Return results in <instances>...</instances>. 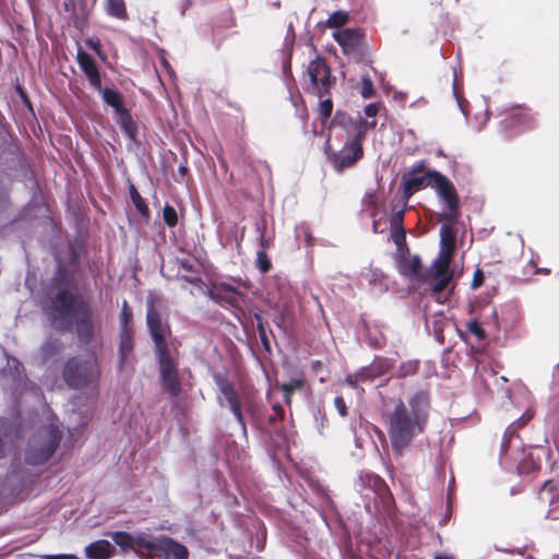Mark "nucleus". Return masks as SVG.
Segmentation results:
<instances>
[{"label":"nucleus","mask_w":559,"mask_h":559,"mask_svg":"<svg viewBox=\"0 0 559 559\" xmlns=\"http://www.w3.org/2000/svg\"><path fill=\"white\" fill-rule=\"evenodd\" d=\"M429 411L430 400L425 391H418L406 402L400 400L384 409V426L395 455L402 456L414 439L425 431Z\"/></svg>","instance_id":"1"},{"label":"nucleus","mask_w":559,"mask_h":559,"mask_svg":"<svg viewBox=\"0 0 559 559\" xmlns=\"http://www.w3.org/2000/svg\"><path fill=\"white\" fill-rule=\"evenodd\" d=\"M52 324L59 330H68L72 324L73 314L76 316V333L81 342L88 344L95 335V324L92 310L79 300L69 290H60L51 300V305L45 309Z\"/></svg>","instance_id":"2"},{"label":"nucleus","mask_w":559,"mask_h":559,"mask_svg":"<svg viewBox=\"0 0 559 559\" xmlns=\"http://www.w3.org/2000/svg\"><path fill=\"white\" fill-rule=\"evenodd\" d=\"M334 121L346 129L347 138L343 147L338 151H332L326 142L325 154L333 169L337 173H342L353 167L362 158L364 150L361 143L366 138L368 129L374 128L377 121L372 120L371 122H367L360 116L353 119L340 112L336 114Z\"/></svg>","instance_id":"3"},{"label":"nucleus","mask_w":559,"mask_h":559,"mask_svg":"<svg viewBox=\"0 0 559 559\" xmlns=\"http://www.w3.org/2000/svg\"><path fill=\"white\" fill-rule=\"evenodd\" d=\"M62 433L55 424L40 427L28 440L25 462L29 465L46 463L60 444Z\"/></svg>","instance_id":"4"},{"label":"nucleus","mask_w":559,"mask_h":559,"mask_svg":"<svg viewBox=\"0 0 559 559\" xmlns=\"http://www.w3.org/2000/svg\"><path fill=\"white\" fill-rule=\"evenodd\" d=\"M214 382L218 389L217 402L219 406L226 407L234 415L243 435L247 433L246 418L242 407L253 417L252 405L236 391L233 383L221 372L213 374Z\"/></svg>","instance_id":"5"},{"label":"nucleus","mask_w":559,"mask_h":559,"mask_svg":"<svg viewBox=\"0 0 559 559\" xmlns=\"http://www.w3.org/2000/svg\"><path fill=\"white\" fill-rule=\"evenodd\" d=\"M98 377L97 360L94 356L87 359L73 357L63 368V379L71 388L79 389L94 382Z\"/></svg>","instance_id":"6"},{"label":"nucleus","mask_w":559,"mask_h":559,"mask_svg":"<svg viewBox=\"0 0 559 559\" xmlns=\"http://www.w3.org/2000/svg\"><path fill=\"white\" fill-rule=\"evenodd\" d=\"M333 38L341 46L344 55L355 62H361L367 58L369 48L359 28L338 29L333 33Z\"/></svg>","instance_id":"7"},{"label":"nucleus","mask_w":559,"mask_h":559,"mask_svg":"<svg viewBox=\"0 0 559 559\" xmlns=\"http://www.w3.org/2000/svg\"><path fill=\"white\" fill-rule=\"evenodd\" d=\"M428 178L430 179L428 185L436 190L437 195L443 201L449 211L443 215V218L447 221L455 219L460 200L454 185L444 175L436 170L429 171Z\"/></svg>","instance_id":"8"},{"label":"nucleus","mask_w":559,"mask_h":559,"mask_svg":"<svg viewBox=\"0 0 559 559\" xmlns=\"http://www.w3.org/2000/svg\"><path fill=\"white\" fill-rule=\"evenodd\" d=\"M307 75L310 81L308 90L319 98L330 95L335 79L331 75V69L323 58H316L307 66Z\"/></svg>","instance_id":"9"},{"label":"nucleus","mask_w":559,"mask_h":559,"mask_svg":"<svg viewBox=\"0 0 559 559\" xmlns=\"http://www.w3.org/2000/svg\"><path fill=\"white\" fill-rule=\"evenodd\" d=\"M146 322L156 347L167 345L166 335L168 333V326L163 322L159 312L155 309L152 299L147 300L146 307Z\"/></svg>","instance_id":"10"},{"label":"nucleus","mask_w":559,"mask_h":559,"mask_svg":"<svg viewBox=\"0 0 559 559\" xmlns=\"http://www.w3.org/2000/svg\"><path fill=\"white\" fill-rule=\"evenodd\" d=\"M78 62L93 88H100V75L95 60L86 51L79 49Z\"/></svg>","instance_id":"11"},{"label":"nucleus","mask_w":559,"mask_h":559,"mask_svg":"<svg viewBox=\"0 0 559 559\" xmlns=\"http://www.w3.org/2000/svg\"><path fill=\"white\" fill-rule=\"evenodd\" d=\"M155 354L158 362L159 374L178 372L176 353L167 345L156 347Z\"/></svg>","instance_id":"12"},{"label":"nucleus","mask_w":559,"mask_h":559,"mask_svg":"<svg viewBox=\"0 0 559 559\" xmlns=\"http://www.w3.org/2000/svg\"><path fill=\"white\" fill-rule=\"evenodd\" d=\"M453 253V240L450 239L448 248H441L438 258L430 267L431 276L452 275L450 272V263Z\"/></svg>","instance_id":"13"},{"label":"nucleus","mask_w":559,"mask_h":559,"mask_svg":"<svg viewBox=\"0 0 559 559\" xmlns=\"http://www.w3.org/2000/svg\"><path fill=\"white\" fill-rule=\"evenodd\" d=\"M132 334L128 326H122L119 341V368L127 367L132 359Z\"/></svg>","instance_id":"14"},{"label":"nucleus","mask_w":559,"mask_h":559,"mask_svg":"<svg viewBox=\"0 0 559 559\" xmlns=\"http://www.w3.org/2000/svg\"><path fill=\"white\" fill-rule=\"evenodd\" d=\"M451 283L452 275L432 276V280L429 282L428 286L432 297H435L438 302L441 304L445 301L448 295L452 290V288L448 289Z\"/></svg>","instance_id":"15"},{"label":"nucleus","mask_w":559,"mask_h":559,"mask_svg":"<svg viewBox=\"0 0 559 559\" xmlns=\"http://www.w3.org/2000/svg\"><path fill=\"white\" fill-rule=\"evenodd\" d=\"M84 552L88 559H108L114 555L115 547L108 540L99 539L88 544Z\"/></svg>","instance_id":"16"},{"label":"nucleus","mask_w":559,"mask_h":559,"mask_svg":"<svg viewBox=\"0 0 559 559\" xmlns=\"http://www.w3.org/2000/svg\"><path fill=\"white\" fill-rule=\"evenodd\" d=\"M17 433V428L11 420L0 417V457L4 456L7 447L14 442Z\"/></svg>","instance_id":"17"},{"label":"nucleus","mask_w":559,"mask_h":559,"mask_svg":"<svg viewBox=\"0 0 559 559\" xmlns=\"http://www.w3.org/2000/svg\"><path fill=\"white\" fill-rule=\"evenodd\" d=\"M532 417H533V412L530 407H527L526 411L521 415V417L516 421H514L508 426V428L504 431L503 439L501 441V449H500L501 456L507 453L510 439L515 435L518 428L526 425L532 419Z\"/></svg>","instance_id":"18"},{"label":"nucleus","mask_w":559,"mask_h":559,"mask_svg":"<svg viewBox=\"0 0 559 559\" xmlns=\"http://www.w3.org/2000/svg\"><path fill=\"white\" fill-rule=\"evenodd\" d=\"M95 90L102 95L103 102L114 108L116 116L127 110L122 102V95L117 90L103 87L102 85L100 88Z\"/></svg>","instance_id":"19"},{"label":"nucleus","mask_w":559,"mask_h":559,"mask_svg":"<svg viewBox=\"0 0 559 559\" xmlns=\"http://www.w3.org/2000/svg\"><path fill=\"white\" fill-rule=\"evenodd\" d=\"M158 543L159 547L175 559H188L189 552L187 547L173 538L164 536L158 540Z\"/></svg>","instance_id":"20"},{"label":"nucleus","mask_w":559,"mask_h":559,"mask_svg":"<svg viewBox=\"0 0 559 559\" xmlns=\"http://www.w3.org/2000/svg\"><path fill=\"white\" fill-rule=\"evenodd\" d=\"M105 13L119 21H128L129 14L124 0H104Z\"/></svg>","instance_id":"21"},{"label":"nucleus","mask_w":559,"mask_h":559,"mask_svg":"<svg viewBox=\"0 0 559 559\" xmlns=\"http://www.w3.org/2000/svg\"><path fill=\"white\" fill-rule=\"evenodd\" d=\"M162 389L171 397H177L181 393V383L179 372L159 374Z\"/></svg>","instance_id":"22"},{"label":"nucleus","mask_w":559,"mask_h":559,"mask_svg":"<svg viewBox=\"0 0 559 559\" xmlns=\"http://www.w3.org/2000/svg\"><path fill=\"white\" fill-rule=\"evenodd\" d=\"M399 270L405 276H415L420 271V259L417 255L403 258L400 260Z\"/></svg>","instance_id":"23"},{"label":"nucleus","mask_w":559,"mask_h":559,"mask_svg":"<svg viewBox=\"0 0 559 559\" xmlns=\"http://www.w3.org/2000/svg\"><path fill=\"white\" fill-rule=\"evenodd\" d=\"M116 121L120 126L121 130L126 133L130 139H134L136 132V126L132 120V117L129 110H124L121 114L116 116Z\"/></svg>","instance_id":"24"},{"label":"nucleus","mask_w":559,"mask_h":559,"mask_svg":"<svg viewBox=\"0 0 559 559\" xmlns=\"http://www.w3.org/2000/svg\"><path fill=\"white\" fill-rule=\"evenodd\" d=\"M130 198L136 209V211L140 213L141 216L148 218L150 216V209L147 204L145 203L144 199L140 195L136 188L131 185L129 188Z\"/></svg>","instance_id":"25"},{"label":"nucleus","mask_w":559,"mask_h":559,"mask_svg":"<svg viewBox=\"0 0 559 559\" xmlns=\"http://www.w3.org/2000/svg\"><path fill=\"white\" fill-rule=\"evenodd\" d=\"M294 43H295V33H294L293 24L290 23L287 27V33H286V36L284 39L283 50L286 55L284 62H283L284 68L289 67V64H290V53H292Z\"/></svg>","instance_id":"26"},{"label":"nucleus","mask_w":559,"mask_h":559,"mask_svg":"<svg viewBox=\"0 0 559 559\" xmlns=\"http://www.w3.org/2000/svg\"><path fill=\"white\" fill-rule=\"evenodd\" d=\"M304 385V381L301 379L293 378L288 382L282 384V390L284 393V397L286 403L290 402V396L293 392L296 390H300Z\"/></svg>","instance_id":"27"},{"label":"nucleus","mask_w":559,"mask_h":559,"mask_svg":"<svg viewBox=\"0 0 559 559\" xmlns=\"http://www.w3.org/2000/svg\"><path fill=\"white\" fill-rule=\"evenodd\" d=\"M348 21V14L343 11L332 13L326 22L328 27L340 28Z\"/></svg>","instance_id":"28"},{"label":"nucleus","mask_w":559,"mask_h":559,"mask_svg":"<svg viewBox=\"0 0 559 559\" xmlns=\"http://www.w3.org/2000/svg\"><path fill=\"white\" fill-rule=\"evenodd\" d=\"M109 536L121 548H130L132 546L133 538L126 532H114Z\"/></svg>","instance_id":"29"},{"label":"nucleus","mask_w":559,"mask_h":559,"mask_svg":"<svg viewBox=\"0 0 559 559\" xmlns=\"http://www.w3.org/2000/svg\"><path fill=\"white\" fill-rule=\"evenodd\" d=\"M163 219L164 223L170 228L175 227L178 223L177 211L168 203L163 209Z\"/></svg>","instance_id":"30"},{"label":"nucleus","mask_w":559,"mask_h":559,"mask_svg":"<svg viewBox=\"0 0 559 559\" xmlns=\"http://www.w3.org/2000/svg\"><path fill=\"white\" fill-rule=\"evenodd\" d=\"M426 185L425 177H412L408 178L404 183L405 192L412 194L413 192L420 190Z\"/></svg>","instance_id":"31"},{"label":"nucleus","mask_w":559,"mask_h":559,"mask_svg":"<svg viewBox=\"0 0 559 559\" xmlns=\"http://www.w3.org/2000/svg\"><path fill=\"white\" fill-rule=\"evenodd\" d=\"M418 365H419L418 360H408V361L402 362L397 370V377L405 378V377L416 373V371L418 369Z\"/></svg>","instance_id":"32"},{"label":"nucleus","mask_w":559,"mask_h":559,"mask_svg":"<svg viewBox=\"0 0 559 559\" xmlns=\"http://www.w3.org/2000/svg\"><path fill=\"white\" fill-rule=\"evenodd\" d=\"M60 343L57 340H47L41 346V354L45 359L52 357L59 349Z\"/></svg>","instance_id":"33"},{"label":"nucleus","mask_w":559,"mask_h":559,"mask_svg":"<svg viewBox=\"0 0 559 559\" xmlns=\"http://www.w3.org/2000/svg\"><path fill=\"white\" fill-rule=\"evenodd\" d=\"M369 366L370 368H374V370L372 371L377 378L385 374L390 369V362L388 359L384 358H377Z\"/></svg>","instance_id":"34"},{"label":"nucleus","mask_w":559,"mask_h":559,"mask_svg":"<svg viewBox=\"0 0 559 559\" xmlns=\"http://www.w3.org/2000/svg\"><path fill=\"white\" fill-rule=\"evenodd\" d=\"M360 94L364 98H371L374 95L373 83L368 75L361 76Z\"/></svg>","instance_id":"35"},{"label":"nucleus","mask_w":559,"mask_h":559,"mask_svg":"<svg viewBox=\"0 0 559 559\" xmlns=\"http://www.w3.org/2000/svg\"><path fill=\"white\" fill-rule=\"evenodd\" d=\"M513 118L515 120V123L521 126L523 129H528L533 127V117L526 111H521L516 114Z\"/></svg>","instance_id":"36"},{"label":"nucleus","mask_w":559,"mask_h":559,"mask_svg":"<svg viewBox=\"0 0 559 559\" xmlns=\"http://www.w3.org/2000/svg\"><path fill=\"white\" fill-rule=\"evenodd\" d=\"M319 110H320V115L323 118H329L331 116L332 110H333V103L330 98V95H328L323 98H320Z\"/></svg>","instance_id":"37"},{"label":"nucleus","mask_w":559,"mask_h":559,"mask_svg":"<svg viewBox=\"0 0 559 559\" xmlns=\"http://www.w3.org/2000/svg\"><path fill=\"white\" fill-rule=\"evenodd\" d=\"M440 236H441V248H448L450 239L453 240V247L455 246V237L452 233V229L449 226H447V225L441 226Z\"/></svg>","instance_id":"38"},{"label":"nucleus","mask_w":559,"mask_h":559,"mask_svg":"<svg viewBox=\"0 0 559 559\" xmlns=\"http://www.w3.org/2000/svg\"><path fill=\"white\" fill-rule=\"evenodd\" d=\"M391 238L399 249L405 245L404 227L391 228Z\"/></svg>","instance_id":"39"},{"label":"nucleus","mask_w":559,"mask_h":559,"mask_svg":"<svg viewBox=\"0 0 559 559\" xmlns=\"http://www.w3.org/2000/svg\"><path fill=\"white\" fill-rule=\"evenodd\" d=\"M219 290L226 293V300L228 302L234 304L237 301L239 293L233 286L228 284H222Z\"/></svg>","instance_id":"40"},{"label":"nucleus","mask_w":559,"mask_h":559,"mask_svg":"<svg viewBox=\"0 0 559 559\" xmlns=\"http://www.w3.org/2000/svg\"><path fill=\"white\" fill-rule=\"evenodd\" d=\"M372 370H374V368H370V366L359 369L356 373L360 382L371 381L377 378Z\"/></svg>","instance_id":"41"},{"label":"nucleus","mask_w":559,"mask_h":559,"mask_svg":"<svg viewBox=\"0 0 559 559\" xmlns=\"http://www.w3.org/2000/svg\"><path fill=\"white\" fill-rule=\"evenodd\" d=\"M258 266L261 273H266L271 269V262L264 251H258Z\"/></svg>","instance_id":"42"},{"label":"nucleus","mask_w":559,"mask_h":559,"mask_svg":"<svg viewBox=\"0 0 559 559\" xmlns=\"http://www.w3.org/2000/svg\"><path fill=\"white\" fill-rule=\"evenodd\" d=\"M404 210L393 211L390 219L391 228L403 227Z\"/></svg>","instance_id":"43"},{"label":"nucleus","mask_w":559,"mask_h":559,"mask_svg":"<svg viewBox=\"0 0 559 559\" xmlns=\"http://www.w3.org/2000/svg\"><path fill=\"white\" fill-rule=\"evenodd\" d=\"M468 331L474 334L478 340L485 338V331L477 321H471L467 324Z\"/></svg>","instance_id":"44"},{"label":"nucleus","mask_w":559,"mask_h":559,"mask_svg":"<svg viewBox=\"0 0 559 559\" xmlns=\"http://www.w3.org/2000/svg\"><path fill=\"white\" fill-rule=\"evenodd\" d=\"M453 95L456 98V103H457V106H459L461 112L466 118L467 117V110H466L467 100L459 95L455 81L453 82Z\"/></svg>","instance_id":"45"},{"label":"nucleus","mask_w":559,"mask_h":559,"mask_svg":"<svg viewBox=\"0 0 559 559\" xmlns=\"http://www.w3.org/2000/svg\"><path fill=\"white\" fill-rule=\"evenodd\" d=\"M8 366L14 377H17V378L21 377L23 366L17 359H15V358L9 359Z\"/></svg>","instance_id":"46"},{"label":"nucleus","mask_w":559,"mask_h":559,"mask_svg":"<svg viewBox=\"0 0 559 559\" xmlns=\"http://www.w3.org/2000/svg\"><path fill=\"white\" fill-rule=\"evenodd\" d=\"M121 319L123 322V326H128L129 321H131V319H132V313L128 306L127 300H123V302H122Z\"/></svg>","instance_id":"47"},{"label":"nucleus","mask_w":559,"mask_h":559,"mask_svg":"<svg viewBox=\"0 0 559 559\" xmlns=\"http://www.w3.org/2000/svg\"><path fill=\"white\" fill-rule=\"evenodd\" d=\"M334 406L342 417L346 416L347 407H346L345 401L342 396H336L334 399Z\"/></svg>","instance_id":"48"},{"label":"nucleus","mask_w":559,"mask_h":559,"mask_svg":"<svg viewBox=\"0 0 559 559\" xmlns=\"http://www.w3.org/2000/svg\"><path fill=\"white\" fill-rule=\"evenodd\" d=\"M378 111L379 105L376 103L368 104L364 109V112L367 117H374L377 116Z\"/></svg>","instance_id":"49"},{"label":"nucleus","mask_w":559,"mask_h":559,"mask_svg":"<svg viewBox=\"0 0 559 559\" xmlns=\"http://www.w3.org/2000/svg\"><path fill=\"white\" fill-rule=\"evenodd\" d=\"M136 543L139 546H142L148 550H154L156 548V543L152 540H146L143 537H138Z\"/></svg>","instance_id":"50"},{"label":"nucleus","mask_w":559,"mask_h":559,"mask_svg":"<svg viewBox=\"0 0 559 559\" xmlns=\"http://www.w3.org/2000/svg\"><path fill=\"white\" fill-rule=\"evenodd\" d=\"M273 409H274L275 415L274 416H270V418H269L270 423H274L277 418H283V416H284V409H283L282 406L275 405L273 407Z\"/></svg>","instance_id":"51"},{"label":"nucleus","mask_w":559,"mask_h":559,"mask_svg":"<svg viewBox=\"0 0 559 559\" xmlns=\"http://www.w3.org/2000/svg\"><path fill=\"white\" fill-rule=\"evenodd\" d=\"M44 559H79L75 555L71 554H59V555H47Z\"/></svg>","instance_id":"52"},{"label":"nucleus","mask_w":559,"mask_h":559,"mask_svg":"<svg viewBox=\"0 0 559 559\" xmlns=\"http://www.w3.org/2000/svg\"><path fill=\"white\" fill-rule=\"evenodd\" d=\"M345 382H346L348 385H350V386H353V388H356L357 383H359V382H360V380L358 379L357 373L355 372V373H352V374L346 376V378H345Z\"/></svg>","instance_id":"53"},{"label":"nucleus","mask_w":559,"mask_h":559,"mask_svg":"<svg viewBox=\"0 0 559 559\" xmlns=\"http://www.w3.org/2000/svg\"><path fill=\"white\" fill-rule=\"evenodd\" d=\"M483 280H484V275H483V272L480 270H477L474 274V280H473V287L474 288H477L480 286V284L483 283Z\"/></svg>","instance_id":"54"},{"label":"nucleus","mask_w":559,"mask_h":559,"mask_svg":"<svg viewBox=\"0 0 559 559\" xmlns=\"http://www.w3.org/2000/svg\"><path fill=\"white\" fill-rule=\"evenodd\" d=\"M488 118H489L488 112H485L484 115H481V117H478V116L475 117L476 120L479 119V124L476 127L477 131H481L485 128V126L488 121Z\"/></svg>","instance_id":"55"},{"label":"nucleus","mask_w":559,"mask_h":559,"mask_svg":"<svg viewBox=\"0 0 559 559\" xmlns=\"http://www.w3.org/2000/svg\"><path fill=\"white\" fill-rule=\"evenodd\" d=\"M180 269L189 272V273H194V270H193V264L190 260H181L180 261Z\"/></svg>","instance_id":"56"},{"label":"nucleus","mask_w":559,"mask_h":559,"mask_svg":"<svg viewBox=\"0 0 559 559\" xmlns=\"http://www.w3.org/2000/svg\"><path fill=\"white\" fill-rule=\"evenodd\" d=\"M182 278L191 284H195L200 281L199 275L195 273H191L190 275H183Z\"/></svg>","instance_id":"57"},{"label":"nucleus","mask_w":559,"mask_h":559,"mask_svg":"<svg viewBox=\"0 0 559 559\" xmlns=\"http://www.w3.org/2000/svg\"><path fill=\"white\" fill-rule=\"evenodd\" d=\"M8 201L7 191L0 187V207H2Z\"/></svg>","instance_id":"58"},{"label":"nucleus","mask_w":559,"mask_h":559,"mask_svg":"<svg viewBox=\"0 0 559 559\" xmlns=\"http://www.w3.org/2000/svg\"><path fill=\"white\" fill-rule=\"evenodd\" d=\"M326 423H328V419L325 416H321L320 420H319V424H318V429H319V432L322 435L323 433V429L324 427L326 426Z\"/></svg>","instance_id":"59"},{"label":"nucleus","mask_w":559,"mask_h":559,"mask_svg":"<svg viewBox=\"0 0 559 559\" xmlns=\"http://www.w3.org/2000/svg\"><path fill=\"white\" fill-rule=\"evenodd\" d=\"M372 228L374 233H382V229H380L379 222L377 219H373Z\"/></svg>","instance_id":"60"},{"label":"nucleus","mask_w":559,"mask_h":559,"mask_svg":"<svg viewBox=\"0 0 559 559\" xmlns=\"http://www.w3.org/2000/svg\"><path fill=\"white\" fill-rule=\"evenodd\" d=\"M374 193L373 192H370V193H366L365 195V199H364V202H369L370 204L372 203V198H373Z\"/></svg>","instance_id":"61"},{"label":"nucleus","mask_w":559,"mask_h":559,"mask_svg":"<svg viewBox=\"0 0 559 559\" xmlns=\"http://www.w3.org/2000/svg\"><path fill=\"white\" fill-rule=\"evenodd\" d=\"M433 559H455L453 556L449 555H437Z\"/></svg>","instance_id":"62"},{"label":"nucleus","mask_w":559,"mask_h":559,"mask_svg":"<svg viewBox=\"0 0 559 559\" xmlns=\"http://www.w3.org/2000/svg\"><path fill=\"white\" fill-rule=\"evenodd\" d=\"M311 365H312V369L313 370H318L321 367L322 364H321L320 360H314V361H312Z\"/></svg>","instance_id":"63"},{"label":"nucleus","mask_w":559,"mask_h":559,"mask_svg":"<svg viewBox=\"0 0 559 559\" xmlns=\"http://www.w3.org/2000/svg\"><path fill=\"white\" fill-rule=\"evenodd\" d=\"M87 44L90 45L91 48H93L94 50H98V47H99V44L98 43H93L92 40H88Z\"/></svg>","instance_id":"64"}]
</instances>
